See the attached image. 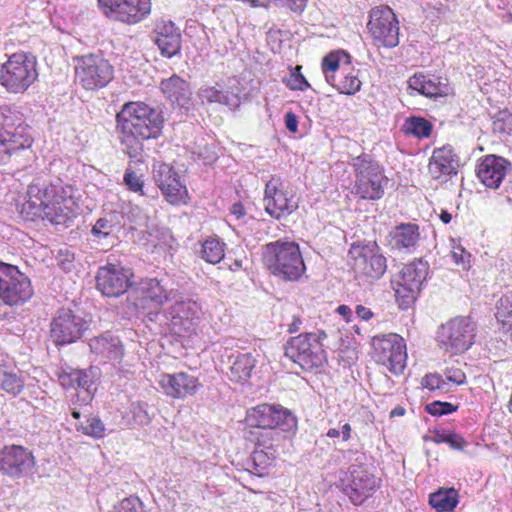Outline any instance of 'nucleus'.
Masks as SVG:
<instances>
[{
    "label": "nucleus",
    "instance_id": "a211bd4d",
    "mask_svg": "<svg viewBox=\"0 0 512 512\" xmlns=\"http://www.w3.org/2000/svg\"><path fill=\"white\" fill-rule=\"evenodd\" d=\"M84 320L70 309H60L51 323V339L60 347L78 340L84 330Z\"/></svg>",
    "mask_w": 512,
    "mask_h": 512
},
{
    "label": "nucleus",
    "instance_id": "6e6d98bb",
    "mask_svg": "<svg viewBox=\"0 0 512 512\" xmlns=\"http://www.w3.org/2000/svg\"><path fill=\"white\" fill-rule=\"evenodd\" d=\"M300 69L301 67L297 66L287 80V86L292 90L303 91L310 86L305 77L300 73Z\"/></svg>",
    "mask_w": 512,
    "mask_h": 512
},
{
    "label": "nucleus",
    "instance_id": "6e6552de",
    "mask_svg": "<svg viewBox=\"0 0 512 512\" xmlns=\"http://www.w3.org/2000/svg\"><path fill=\"white\" fill-rule=\"evenodd\" d=\"M114 77V68L102 55L87 54L75 58V78L85 90L105 87Z\"/></svg>",
    "mask_w": 512,
    "mask_h": 512
},
{
    "label": "nucleus",
    "instance_id": "37998d69",
    "mask_svg": "<svg viewBox=\"0 0 512 512\" xmlns=\"http://www.w3.org/2000/svg\"><path fill=\"white\" fill-rule=\"evenodd\" d=\"M402 129L417 138H427L432 132V124L425 118L414 116L405 120Z\"/></svg>",
    "mask_w": 512,
    "mask_h": 512
},
{
    "label": "nucleus",
    "instance_id": "680f3d73",
    "mask_svg": "<svg viewBox=\"0 0 512 512\" xmlns=\"http://www.w3.org/2000/svg\"><path fill=\"white\" fill-rule=\"evenodd\" d=\"M285 126L290 132H292V133L297 132L298 120H297L296 115L293 112H287L285 114Z\"/></svg>",
    "mask_w": 512,
    "mask_h": 512
},
{
    "label": "nucleus",
    "instance_id": "69168bd1",
    "mask_svg": "<svg viewBox=\"0 0 512 512\" xmlns=\"http://www.w3.org/2000/svg\"><path fill=\"white\" fill-rule=\"evenodd\" d=\"M356 314L359 318H361L363 320H369L373 316L372 311L369 308H366L362 305H358L356 307Z\"/></svg>",
    "mask_w": 512,
    "mask_h": 512
},
{
    "label": "nucleus",
    "instance_id": "bb28decb",
    "mask_svg": "<svg viewBox=\"0 0 512 512\" xmlns=\"http://www.w3.org/2000/svg\"><path fill=\"white\" fill-rule=\"evenodd\" d=\"M229 82L231 83L229 86L231 90H223L215 86H205L199 90L198 96L202 102L219 103L228 106L230 109H235L240 105L239 89L236 88V91L233 89L238 82L236 79H231Z\"/></svg>",
    "mask_w": 512,
    "mask_h": 512
},
{
    "label": "nucleus",
    "instance_id": "a18cd8bd",
    "mask_svg": "<svg viewBox=\"0 0 512 512\" xmlns=\"http://www.w3.org/2000/svg\"><path fill=\"white\" fill-rule=\"evenodd\" d=\"M0 387L7 393L16 396L24 389V380L16 373L0 369Z\"/></svg>",
    "mask_w": 512,
    "mask_h": 512
},
{
    "label": "nucleus",
    "instance_id": "f3484780",
    "mask_svg": "<svg viewBox=\"0 0 512 512\" xmlns=\"http://www.w3.org/2000/svg\"><path fill=\"white\" fill-rule=\"evenodd\" d=\"M153 180L169 203L178 205L187 202V188L182 183L179 174L169 164L161 162L155 164Z\"/></svg>",
    "mask_w": 512,
    "mask_h": 512
},
{
    "label": "nucleus",
    "instance_id": "dca6fc26",
    "mask_svg": "<svg viewBox=\"0 0 512 512\" xmlns=\"http://www.w3.org/2000/svg\"><path fill=\"white\" fill-rule=\"evenodd\" d=\"M343 492L355 505H361L380 487V479L362 467L351 469L341 480Z\"/></svg>",
    "mask_w": 512,
    "mask_h": 512
},
{
    "label": "nucleus",
    "instance_id": "58836bf2",
    "mask_svg": "<svg viewBox=\"0 0 512 512\" xmlns=\"http://www.w3.org/2000/svg\"><path fill=\"white\" fill-rule=\"evenodd\" d=\"M495 317L505 333L512 336V294L503 295L496 304Z\"/></svg>",
    "mask_w": 512,
    "mask_h": 512
},
{
    "label": "nucleus",
    "instance_id": "4468645a",
    "mask_svg": "<svg viewBox=\"0 0 512 512\" xmlns=\"http://www.w3.org/2000/svg\"><path fill=\"white\" fill-rule=\"evenodd\" d=\"M352 268L358 276L379 279L386 271V259L375 243L353 244L349 250Z\"/></svg>",
    "mask_w": 512,
    "mask_h": 512
},
{
    "label": "nucleus",
    "instance_id": "0eeeda50",
    "mask_svg": "<svg viewBox=\"0 0 512 512\" xmlns=\"http://www.w3.org/2000/svg\"><path fill=\"white\" fill-rule=\"evenodd\" d=\"M356 180L355 193L362 199L378 200L384 195V187L388 178L384 175L383 168L367 154L353 159L352 164Z\"/></svg>",
    "mask_w": 512,
    "mask_h": 512
},
{
    "label": "nucleus",
    "instance_id": "de8ad7c7",
    "mask_svg": "<svg viewBox=\"0 0 512 512\" xmlns=\"http://www.w3.org/2000/svg\"><path fill=\"white\" fill-rule=\"evenodd\" d=\"M318 344L316 334L305 333L291 338L289 348L295 350V352H312L314 349H317Z\"/></svg>",
    "mask_w": 512,
    "mask_h": 512
},
{
    "label": "nucleus",
    "instance_id": "7c9ffc66",
    "mask_svg": "<svg viewBox=\"0 0 512 512\" xmlns=\"http://www.w3.org/2000/svg\"><path fill=\"white\" fill-rule=\"evenodd\" d=\"M391 245L398 250L410 249L419 240V228L416 224L403 223L396 226L391 232Z\"/></svg>",
    "mask_w": 512,
    "mask_h": 512
},
{
    "label": "nucleus",
    "instance_id": "c85d7f7f",
    "mask_svg": "<svg viewBox=\"0 0 512 512\" xmlns=\"http://www.w3.org/2000/svg\"><path fill=\"white\" fill-rule=\"evenodd\" d=\"M249 442L254 445V451L252 453L254 473L263 477L268 474L269 468L273 465L277 448L282 441H273L271 445L262 444V442L257 443V441Z\"/></svg>",
    "mask_w": 512,
    "mask_h": 512
},
{
    "label": "nucleus",
    "instance_id": "864d4df0",
    "mask_svg": "<svg viewBox=\"0 0 512 512\" xmlns=\"http://www.w3.org/2000/svg\"><path fill=\"white\" fill-rule=\"evenodd\" d=\"M130 412L134 422L138 425H144L150 421V417L147 412V404L145 402H133L130 406Z\"/></svg>",
    "mask_w": 512,
    "mask_h": 512
},
{
    "label": "nucleus",
    "instance_id": "774afa93",
    "mask_svg": "<svg viewBox=\"0 0 512 512\" xmlns=\"http://www.w3.org/2000/svg\"><path fill=\"white\" fill-rule=\"evenodd\" d=\"M351 426L350 424L348 423H345L343 426H342V437H343V441L347 442L349 441V439L351 438Z\"/></svg>",
    "mask_w": 512,
    "mask_h": 512
},
{
    "label": "nucleus",
    "instance_id": "cd10ccee",
    "mask_svg": "<svg viewBox=\"0 0 512 512\" xmlns=\"http://www.w3.org/2000/svg\"><path fill=\"white\" fill-rule=\"evenodd\" d=\"M408 89L418 92L429 98H437L448 95L447 83L441 82L438 78L430 75L414 74L408 80Z\"/></svg>",
    "mask_w": 512,
    "mask_h": 512
},
{
    "label": "nucleus",
    "instance_id": "338daca9",
    "mask_svg": "<svg viewBox=\"0 0 512 512\" xmlns=\"http://www.w3.org/2000/svg\"><path fill=\"white\" fill-rule=\"evenodd\" d=\"M245 208L242 203L237 202L234 203L231 207V214L234 215L237 219H240L245 215Z\"/></svg>",
    "mask_w": 512,
    "mask_h": 512
},
{
    "label": "nucleus",
    "instance_id": "aec40b11",
    "mask_svg": "<svg viewBox=\"0 0 512 512\" xmlns=\"http://www.w3.org/2000/svg\"><path fill=\"white\" fill-rule=\"evenodd\" d=\"M34 465V455L26 447L12 444L0 450V471L7 476L19 478Z\"/></svg>",
    "mask_w": 512,
    "mask_h": 512
},
{
    "label": "nucleus",
    "instance_id": "c03bdc74",
    "mask_svg": "<svg viewBox=\"0 0 512 512\" xmlns=\"http://www.w3.org/2000/svg\"><path fill=\"white\" fill-rule=\"evenodd\" d=\"M90 347L94 352H119L123 349L120 339L109 332L93 339Z\"/></svg>",
    "mask_w": 512,
    "mask_h": 512
},
{
    "label": "nucleus",
    "instance_id": "b1692460",
    "mask_svg": "<svg viewBox=\"0 0 512 512\" xmlns=\"http://www.w3.org/2000/svg\"><path fill=\"white\" fill-rule=\"evenodd\" d=\"M142 308L148 306L160 307L174 297V290L168 289L162 280L157 278L142 279L135 290Z\"/></svg>",
    "mask_w": 512,
    "mask_h": 512
},
{
    "label": "nucleus",
    "instance_id": "5fc2aeb1",
    "mask_svg": "<svg viewBox=\"0 0 512 512\" xmlns=\"http://www.w3.org/2000/svg\"><path fill=\"white\" fill-rule=\"evenodd\" d=\"M451 257L455 264L463 269L470 267L471 254L465 250L460 244L454 245L451 251Z\"/></svg>",
    "mask_w": 512,
    "mask_h": 512
},
{
    "label": "nucleus",
    "instance_id": "9b49d317",
    "mask_svg": "<svg viewBox=\"0 0 512 512\" xmlns=\"http://www.w3.org/2000/svg\"><path fill=\"white\" fill-rule=\"evenodd\" d=\"M33 296L30 279L17 266L0 262V298L10 306H18Z\"/></svg>",
    "mask_w": 512,
    "mask_h": 512
},
{
    "label": "nucleus",
    "instance_id": "ddd939ff",
    "mask_svg": "<svg viewBox=\"0 0 512 512\" xmlns=\"http://www.w3.org/2000/svg\"><path fill=\"white\" fill-rule=\"evenodd\" d=\"M369 33L380 45L393 48L399 43V22L388 6L375 7L370 11L367 24Z\"/></svg>",
    "mask_w": 512,
    "mask_h": 512
},
{
    "label": "nucleus",
    "instance_id": "39448f33",
    "mask_svg": "<svg viewBox=\"0 0 512 512\" xmlns=\"http://www.w3.org/2000/svg\"><path fill=\"white\" fill-rule=\"evenodd\" d=\"M30 128L20 112L8 106H0V163H7L20 150L31 147Z\"/></svg>",
    "mask_w": 512,
    "mask_h": 512
},
{
    "label": "nucleus",
    "instance_id": "5701e85b",
    "mask_svg": "<svg viewBox=\"0 0 512 512\" xmlns=\"http://www.w3.org/2000/svg\"><path fill=\"white\" fill-rule=\"evenodd\" d=\"M200 310V306L193 300L175 302L169 311L172 331L179 335L193 331L199 319Z\"/></svg>",
    "mask_w": 512,
    "mask_h": 512
},
{
    "label": "nucleus",
    "instance_id": "49530a36",
    "mask_svg": "<svg viewBox=\"0 0 512 512\" xmlns=\"http://www.w3.org/2000/svg\"><path fill=\"white\" fill-rule=\"evenodd\" d=\"M378 356L376 362L386 366L391 373L395 375L403 373L407 354H378Z\"/></svg>",
    "mask_w": 512,
    "mask_h": 512
},
{
    "label": "nucleus",
    "instance_id": "bf43d9fd",
    "mask_svg": "<svg viewBox=\"0 0 512 512\" xmlns=\"http://www.w3.org/2000/svg\"><path fill=\"white\" fill-rule=\"evenodd\" d=\"M445 376L447 381L456 385H461L466 381L465 373L461 369L455 367L447 368L445 370Z\"/></svg>",
    "mask_w": 512,
    "mask_h": 512
},
{
    "label": "nucleus",
    "instance_id": "423d86ee",
    "mask_svg": "<svg viewBox=\"0 0 512 512\" xmlns=\"http://www.w3.org/2000/svg\"><path fill=\"white\" fill-rule=\"evenodd\" d=\"M37 78L36 58L23 52L12 54L0 70V83L12 93L25 92Z\"/></svg>",
    "mask_w": 512,
    "mask_h": 512
},
{
    "label": "nucleus",
    "instance_id": "4d7b16f0",
    "mask_svg": "<svg viewBox=\"0 0 512 512\" xmlns=\"http://www.w3.org/2000/svg\"><path fill=\"white\" fill-rule=\"evenodd\" d=\"M427 5L435 10L438 15L446 16L454 12L457 3L455 0H433Z\"/></svg>",
    "mask_w": 512,
    "mask_h": 512
},
{
    "label": "nucleus",
    "instance_id": "473e14b6",
    "mask_svg": "<svg viewBox=\"0 0 512 512\" xmlns=\"http://www.w3.org/2000/svg\"><path fill=\"white\" fill-rule=\"evenodd\" d=\"M229 362L231 363L229 377L234 382L247 381L255 367L252 354H232L229 356Z\"/></svg>",
    "mask_w": 512,
    "mask_h": 512
},
{
    "label": "nucleus",
    "instance_id": "7ed1b4c3",
    "mask_svg": "<svg viewBox=\"0 0 512 512\" xmlns=\"http://www.w3.org/2000/svg\"><path fill=\"white\" fill-rule=\"evenodd\" d=\"M243 429L246 441L269 444L283 441L282 433H295L297 418L280 404L262 403L249 408L244 418Z\"/></svg>",
    "mask_w": 512,
    "mask_h": 512
},
{
    "label": "nucleus",
    "instance_id": "0e129e2a",
    "mask_svg": "<svg viewBox=\"0 0 512 512\" xmlns=\"http://www.w3.org/2000/svg\"><path fill=\"white\" fill-rule=\"evenodd\" d=\"M448 434L449 432H446L445 430H434L432 431V435L429 439L435 444L446 443Z\"/></svg>",
    "mask_w": 512,
    "mask_h": 512
},
{
    "label": "nucleus",
    "instance_id": "412c9836",
    "mask_svg": "<svg viewBox=\"0 0 512 512\" xmlns=\"http://www.w3.org/2000/svg\"><path fill=\"white\" fill-rule=\"evenodd\" d=\"M159 385L164 393L172 399H185L193 396L201 387L199 379L186 372L164 373Z\"/></svg>",
    "mask_w": 512,
    "mask_h": 512
},
{
    "label": "nucleus",
    "instance_id": "4be33fe9",
    "mask_svg": "<svg viewBox=\"0 0 512 512\" xmlns=\"http://www.w3.org/2000/svg\"><path fill=\"white\" fill-rule=\"evenodd\" d=\"M458 168L459 158L451 146L435 149L428 163L429 175L439 182H447L452 175L457 174Z\"/></svg>",
    "mask_w": 512,
    "mask_h": 512
},
{
    "label": "nucleus",
    "instance_id": "a19ab883",
    "mask_svg": "<svg viewBox=\"0 0 512 512\" xmlns=\"http://www.w3.org/2000/svg\"><path fill=\"white\" fill-rule=\"evenodd\" d=\"M115 214H108L99 218L92 227L91 233L98 241L113 238L114 232L118 228L115 221Z\"/></svg>",
    "mask_w": 512,
    "mask_h": 512
},
{
    "label": "nucleus",
    "instance_id": "c9c22d12",
    "mask_svg": "<svg viewBox=\"0 0 512 512\" xmlns=\"http://www.w3.org/2000/svg\"><path fill=\"white\" fill-rule=\"evenodd\" d=\"M350 64V57L344 51L331 52L322 60V72L328 83L336 80L345 65Z\"/></svg>",
    "mask_w": 512,
    "mask_h": 512
},
{
    "label": "nucleus",
    "instance_id": "2eb2a0df",
    "mask_svg": "<svg viewBox=\"0 0 512 512\" xmlns=\"http://www.w3.org/2000/svg\"><path fill=\"white\" fill-rule=\"evenodd\" d=\"M103 13L114 20L136 24L151 13V0H98Z\"/></svg>",
    "mask_w": 512,
    "mask_h": 512
},
{
    "label": "nucleus",
    "instance_id": "3c124183",
    "mask_svg": "<svg viewBox=\"0 0 512 512\" xmlns=\"http://www.w3.org/2000/svg\"><path fill=\"white\" fill-rule=\"evenodd\" d=\"M109 512H143L138 497L130 496L115 504Z\"/></svg>",
    "mask_w": 512,
    "mask_h": 512
},
{
    "label": "nucleus",
    "instance_id": "603ef678",
    "mask_svg": "<svg viewBox=\"0 0 512 512\" xmlns=\"http://www.w3.org/2000/svg\"><path fill=\"white\" fill-rule=\"evenodd\" d=\"M123 182L130 191L144 195V181L141 176L137 175L130 167L125 170Z\"/></svg>",
    "mask_w": 512,
    "mask_h": 512
},
{
    "label": "nucleus",
    "instance_id": "8fccbe9b",
    "mask_svg": "<svg viewBox=\"0 0 512 512\" xmlns=\"http://www.w3.org/2000/svg\"><path fill=\"white\" fill-rule=\"evenodd\" d=\"M421 386L429 391H445L446 380L438 373H428L421 380Z\"/></svg>",
    "mask_w": 512,
    "mask_h": 512
},
{
    "label": "nucleus",
    "instance_id": "f03ea898",
    "mask_svg": "<svg viewBox=\"0 0 512 512\" xmlns=\"http://www.w3.org/2000/svg\"><path fill=\"white\" fill-rule=\"evenodd\" d=\"M116 121L121 142L131 157L142 150V141L157 138L163 127L161 113L143 102L126 103L117 113Z\"/></svg>",
    "mask_w": 512,
    "mask_h": 512
},
{
    "label": "nucleus",
    "instance_id": "79ce46f5",
    "mask_svg": "<svg viewBox=\"0 0 512 512\" xmlns=\"http://www.w3.org/2000/svg\"><path fill=\"white\" fill-rule=\"evenodd\" d=\"M77 432L82 433L93 439H102L106 435V428L102 420L95 415L86 417L85 423H79L75 426Z\"/></svg>",
    "mask_w": 512,
    "mask_h": 512
},
{
    "label": "nucleus",
    "instance_id": "393cba45",
    "mask_svg": "<svg viewBox=\"0 0 512 512\" xmlns=\"http://www.w3.org/2000/svg\"><path fill=\"white\" fill-rule=\"evenodd\" d=\"M510 169L511 163L505 158L487 155L477 166V176L486 187L497 189Z\"/></svg>",
    "mask_w": 512,
    "mask_h": 512
},
{
    "label": "nucleus",
    "instance_id": "c756f323",
    "mask_svg": "<svg viewBox=\"0 0 512 512\" xmlns=\"http://www.w3.org/2000/svg\"><path fill=\"white\" fill-rule=\"evenodd\" d=\"M160 88L167 99L180 107H185L191 99L189 84L177 75L162 80Z\"/></svg>",
    "mask_w": 512,
    "mask_h": 512
},
{
    "label": "nucleus",
    "instance_id": "f704fd0d",
    "mask_svg": "<svg viewBox=\"0 0 512 512\" xmlns=\"http://www.w3.org/2000/svg\"><path fill=\"white\" fill-rule=\"evenodd\" d=\"M340 93L353 95L361 88V81L357 71L349 65L343 67L342 72L336 76V80L329 83Z\"/></svg>",
    "mask_w": 512,
    "mask_h": 512
},
{
    "label": "nucleus",
    "instance_id": "9d476101",
    "mask_svg": "<svg viewBox=\"0 0 512 512\" xmlns=\"http://www.w3.org/2000/svg\"><path fill=\"white\" fill-rule=\"evenodd\" d=\"M476 324L470 317H455L441 325L437 333L440 348L446 351L466 352L474 343Z\"/></svg>",
    "mask_w": 512,
    "mask_h": 512
},
{
    "label": "nucleus",
    "instance_id": "e433bc0d",
    "mask_svg": "<svg viewBox=\"0 0 512 512\" xmlns=\"http://www.w3.org/2000/svg\"><path fill=\"white\" fill-rule=\"evenodd\" d=\"M61 385L66 389L81 388L89 392L93 379L87 370L70 369L59 375Z\"/></svg>",
    "mask_w": 512,
    "mask_h": 512
},
{
    "label": "nucleus",
    "instance_id": "a878e982",
    "mask_svg": "<svg viewBox=\"0 0 512 512\" xmlns=\"http://www.w3.org/2000/svg\"><path fill=\"white\" fill-rule=\"evenodd\" d=\"M154 41L165 57L171 58L181 49V33L172 21H159L153 31Z\"/></svg>",
    "mask_w": 512,
    "mask_h": 512
},
{
    "label": "nucleus",
    "instance_id": "4c0bfd02",
    "mask_svg": "<svg viewBox=\"0 0 512 512\" xmlns=\"http://www.w3.org/2000/svg\"><path fill=\"white\" fill-rule=\"evenodd\" d=\"M372 346L376 352H406L405 340L395 333L373 337Z\"/></svg>",
    "mask_w": 512,
    "mask_h": 512
},
{
    "label": "nucleus",
    "instance_id": "f8f14e48",
    "mask_svg": "<svg viewBox=\"0 0 512 512\" xmlns=\"http://www.w3.org/2000/svg\"><path fill=\"white\" fill-rule=\"evenodd\" d=\"M263 202L265 211L275 219L286 217L298 208L292 189L278 176L267 181Z\"/></svg>",
    "mask_w": 512,
    "mask_h": 512
},
{
    "label": "nucleus",
    "instance_id": "1a4fd4ad",
    "mask_svg": "<svg viewBox=\"0 0 512 512\" xmlns=\"http://www.w3.org/2000/svg\"><path fill=\"white\" fill-rule=\"evenodd\" d=\"M429 273V264L422 259L403 266L393 281L396 300L402 309L408 308L418 297Z\"/></svg>",
    "mask_w": 512,
    "mask_h": 512
},
{
    "label": "nucleus",
    "instance_id": "13d9d810",
    "mask_svg": "<svg viewBox=\"0 0 512 512\" xmlns=\"http://www.w3.org/2000/svg\"><path fill=\"white\" fill-rule=\"evenodd\" d=\"M58 265L66 272H69L73 268L74 254L68 249H60L57 255Z\"/></svg>",
    "mask_w": 512,
    "mask_h": 512
},
{
    "label": "nucleus",
    "instance_id": "2f4dec72",
    "mask_svg": "<svg viewBox=\"0 0 512 512\" xmlns=\"http://www.w3.org/2000/svg\"><path fill=\"white\" fill-rule=\"evenodd\" d=\"M285 366L290 364V369L299 374L300 371H312L326 362L324 354H284L282 360Z\"/></svg>",
    "mask_w": 512,
    "mask_h": 512
},
{
    "label": "nucleus",
    "instance_id": "f257e3e1",
    "mask_svg": "<svg viewBox=\"0 0 512 512\" xmlns=\"http://www.w3.org/2000/svg\"><path fill=\"white\" fill-rule=\"evenodd\" d=\"M73 186L60 181L50 185L32 183L27 189V199L21 214L27 220L47 219L54 224H65L77 210Z\"/></svg>",
    "mask_w": 512,
    "mask_h": 512
},
{
    "label": "nucleus",
    "instance_id": "052dcab7",
    "mask_svg": "<svg viewBox=\"0 0 512 512\" xmlns=\"http://www.w3.org/2000/svg\"><path fill=\"white\" fill-rule=\"evenodd\" d=\"M446 444H448L452 449L463 451L468 445V442L460 434L449 433L446 439Z\"/></svg>",
    "mask_w": 512,
    "mask_h": 512
},
{
    "label": "nucleus",
    "instance_id": "72a5a7b5",
    "mask_svg": "<svg viewBox=\"0 0 512 512\" xmlns=\"http://www.w3.org/2000/svg\"><path fill=\"white\" fill-rule=\"evenodd\" d=\"M459 503L458 491L451 488H439L429 496V504L437 512H453Z\"/></svg>",
    "mask_w": 512,
    "mask_h": 512
},
{
    "label": "nucleus",
    "instance_id": "20e7f679",
    "mask_svg": "<svg viewBox=\"0 0 512 512\" xmlns=\"http://www.w3.org/2000/svg\"><path fill=\"white\" fill-rule=\"evenodd\" d=\"M262 256L265 267L286 281L298 280L306 270L299 246L295 242H270L264 246Z\"/></svg>",
    "mask_w": 512,
    "mask_h": 512
},
{
    "label": "nucleus",
    "instance_id": "09e8293b",
    "mask_svg": "<svg viewBox=\"0 0 512 512\" xmlns=\"http://www.w3.org/2000/svg\"><path fill=\"white\" fill-rule=\"evenodd\" d=\"M458 410V405L450 402L433 401L425 406V411L432 416H443Z\"/></svg>",
    "mask_w": 512,
    "mask_h": 512
},
{
    "label": "nucleus",
    "instance_id": "6ab92c4d",
    "mask_svg": "<svg viewBox=\"0 0 512 512\" xmlns=\"http://www.w3.org/2000/svg\"><path fill=\"white\" fill-rule=\"evenodd\" d=\"M132 275L130 269L109 263L98 270L96 276L97 288L105 296H120L130 286Z\"/></svg>",
    "mask_w": 512,
    "mask_h": 512
},
{
    "label": "nucleus",
    "instance_id": "ea45409f",
    "mask_svg": "<svg viewBox=\"0 0 512 512\" xmlns=\"http://www.w3.org/2000/svg\"><path fill=\"white\" fill-rule=\"evenodd\" d=\"M225 244L219 239L209 237L201 244L200 256L203 260L210 264L219 263L225 256Z\"/></svg>",
    "mask_w": 512,
    "mask_h": 512
},
{
    "label": "nucleus",
    "instance_id": "e2e57ef3",
    "mask_svg": "<svg viewBox=\"0 0 512 512\" xmlns=\"http://www.w3.org/2000/svg\"><path fill=\"white\" fill-rule=\"evenodd\" d=\"M308 0H287L284 5L289 7L295 13L304 11Z\"/></svg>",
    "mask_w": 512,
    "mask_h": 512
}]
</instances>
